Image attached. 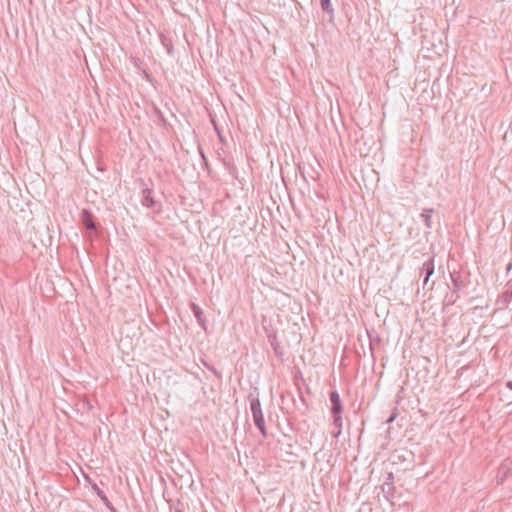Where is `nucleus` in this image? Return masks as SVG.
Segmentation results:
<instances>
[{"label":"nucleus","instance_id":"nucleus-1","mask_svg":"<svg viewBox=\"0 0 512 512\" xmlns=\"http://www.w3.org/2000/svg\"><path fill=\"white\" fill-rule=\"evenodd\" d=\"M250 408L253 416V421L256 427L260 430L263 437L267 436L265 421L263 412L261 409V404L258 398L252 399L250 403Z\"/></svg>","mask_w":512,"mask_h":512},{"label":"nucleus","instance_id":"nucleus-2","mask_svg":"<svg viewBox=\"0 0 512 512\" xmlns=\"http://www.w3.org/2000/svg\"><path fill=\"white\" fill-rule=\"evenodd\" d=\"M381 491L384 498L393 506V498L395 496L396 488L394 486V475L392 472L387 474L384 483L381 485Z\"/></svg>","mask_w":512,"mask_h":512},{"label":"nucleus","instance_id":"nucleus-3","mask_svg":"<svg viewBox=\"0 0 512 512\" xmlns=\"http://www.w3.org/2000/svg\"><path fill=\"white\" fill-rule=\"evenodd\" d=\"M451 280H452V284H453V293L451 295V303H454L458 298H459V295H458V292L460 290H462V288L464 287V283L463 281L461 280V277H460V274L459 273H451Z\"/></svg>","mask_w":512,"mask_h":512},{"label":"nucleus","instance_id":"nucleus-4","mask_svg":"<svg viewBox=\"0 0 512 512\" xmlns=\"http://www.w3.org/2000/svg\"><path fill=\"white\" fill-rule=\"evenodd\" d=\"M434 270H435L434 258L431 257L423 263V266L421 268L422 273L425 274L424 279H423V288H426V286L428 285L429 278L433 275Z\"/></svg>","mask_w":512,"mask_h":512},{"label":"nucleus","instance_id":"nucleus-5","mask_svg":"<svg viewBox=\"0 0 512 512\" xmlns=\"http://www.w3.org/2000/svg\"><path fill=\"white\" fill-rule=\"evenodd\" d=\"M329 398L331 402V413L341 414L343 411V406L341 403L339 393L337 391H331L329 394Z\"/></svg>","mask_w":512,"mask_h":512},{"label":"nucleus","instance_id":"nucleus-6","mask_svg":"<svg viewBox=\"0 0 512 512\" xmlns=\"http://www.w3.org/2000/svg\"><path fill=\"white\" fill-rule=\"evenodd\" d=\"M81 222L83 224V226L89 230V231H95L96 230V225H95V222L93 220V215L90 211L88 210H82L81 212Z\"/></svg>","mask_w":512,"mask_h":512},{"label":"nucleus","instance_id":"nucleus-7","mask_svg":"<svg viewBox=\"0 0 512 512\" xmlns=\"http://www.w3.org/2000/svg\"><path fill=\"white\" fill-rule=\"evenodd\" d=\"M333 416V425L337 429L333 432V437L338 438L342 433V417L341 414H332Z\"/></svg>","mask_w":512,"mask_h":512},{"label":"nucleus","instance_id":"nucleus-8","mask_svg":"<svg viewBox=\"0 0 512 512\" xmlns=\"http://www.w3.org/2000/svg\"><path fill=\"white\" fill-rule=\"evenodd\" d=\"M143 194H144V196H143L142 204L147 208H153L156 205V201L151 196V190L144 189Z\"/></svg>","mask_w":512,"mask_h":512},{"label":"nucleus","instance_id":"nucleus-9","mask_svg":"<svg viewBox=\"0 0 512 512\" xmlns=\"http://www.w3.org/2000/svg\"><path fill=\"white\" fill-rule=\"evenodd\" d=\"M433 212H434V210L432 208L431 209H424L423 212L420 215V217L423 220V222H424V224H425L427 229H431L432 228L431 215H432Z\"/></svg>","mask_w":512,"mask_h":512},{"label":"nucleus","instance_id":"nucleus-10","mask_svg":"<svg viewBox=\"0 0 512 512\" xmlns=\"http://www.w3.org/2000/svg\"><path fill=\"white\" fill-rule=\"evenodd\" d=\"M320 3L322 10L333 16V7L331 5L330 0H320Z\"/></svg>","mask_w":512,"mask_h":512},{"label":"nucleus","instance_id":"nucleus-11","mask_svg":"<svg viewBox=\"0 0 512 512\" xmlns=\"http://www.w3.org/2000/svg\"><path fill=\"white\" fill-rule=\"evenodd\" d=\"M192 310H193L195 316L197 317V319L200 321L201 320V314H202V311H201L200 307L193 303L192 304Z\"/></svg>","mask_w":512,"mask_h":512},{"label":"nucleus","instance_id":"nucleus-12","mask_svg":"<svg viewBox=\"0 0 512 512\" xmlns=\"http://www.w3.org/2000/svg\"><path fill=\"white\" fill-rule=\"evenodd\" d=\"M97 494L101 497L102 500L107 501V497L103 494L102 491L97 490Z\"/></svg>","mask_w":512,"mask_h":512},{"label":"nucleus","instance_id":"nucleus-13","mask_svg":"<svg viewBox=\"0 0 512 512\" xmlns=\"http://www.w3.org/2000/svg\"><path fill=\"white\" fill-rule=\"evenodd\" d=\"M395 418H396V414L391 415V416L387 419V423H391V422H393V421L395 420Z\"/></svg>","mask_w":512,"mask_h":512},{"label":"nucleus","instance_id":"nucleus-14","mask_svg":"<svg viewBox=\"0 0 512 512\" xmlns=\"http://www.w3.org/2000/svg\"><path fill=\"white\" fill-rule=\"evenodd\" d=\"M200 154H201V157H202L204 163L207 165V159H206L205 154H204V152L202 150H200Z\"/></svg>","mask_w":512,"mask_h":512},{"label":"nucleus","instance_id":"nucleus-15","mask_svg":"<svg viewBox=\"0 0 512 512\" xmlns=\"http://www.w3.org/2000/svg\"><path fill=\"white\" fill-rule=\"evenodd\" d=\"M506 386H507L509 389H511V390H512V381H508V382L506 383Z\"/></svg>","mask_w":512,"mask_h":512},{"label":"nucleus","instance_id":"nucleus-16","mask_svg":"<svg viewBox=\"0 0 512 512\" xmlns=\"http://www.w3.org/2000/svg\"><path fill=\"white\" fill-rule=\"evenodd\" d=\"M512 268V263L508 265L507 270L509 271Z\"/></svg>","mask_w":512,"mask_h":512},{"label":"nucleus","instance_id":"nucleus-17","mask_svg":"<svg viewBox=\"0 0 512 512\" xmlns=\"http://www.w3.org/2000/svg\"><path fill=\"white\" fill-rule=\"evenodd\" d=\"M175 512H182V511H181L180 509H176V511H175Z\"/></svg>","mask_w":512,"mask_h":512}]
</instances>
